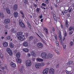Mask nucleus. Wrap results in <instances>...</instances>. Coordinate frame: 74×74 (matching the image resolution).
Listing matches in <instances>:
<instances>
[{"instance_id":"obj_1","label":"nucleus","mask_w":74,"mask_h":74,"mask_svg":"<svg viewBox=\"0 0 74 74\" xmlns=\"http://www.w3.org/2000/svg\"><path fill=\"white\" fill-rule=\"evenodd\" d=\"M17 36L18 40L21 41H23L25 40V36L22 35L23 34L22 32H18L17 33Z\"/></svg>"},{"instance_id":"obj_2","label":"nucleus","mask_w":74,"mask_h":74,"mask_svg":"<svg viewBox=\"0 0 74 74\" xmlns=\"http://www.w3.org/2000/svg\"><path fill=\"white\" fill-rule=\"evenodd\" d=\"M41 55L42 59H48V55L45 52H42L41 53Z\"/></svg>"},{"instance_id":"obj_3","label":"nucleus","mask_w":74,"mask_h":74,"mask_svg":"<svg viewBox=\"0 0 74 74\" xmlns=\"http://www.w3.org/2000/svg\"><path fill=\"white\" fill-rule=\"evenodd\" d=\"M25 63H26V66H27V67H28V66H30L32 65V62L30 61V60H27L26 61Z\"/></svg>"},{"instance_id":"obj_4","label":"nucleus","mask_w":74,"mask_h":74,"mask_svg":"<svg viewBox=\"0 0 74 74\" xmlns=\"http://www.w3.org/2000/svg\"><path fill=\"white\" fill-rule=\"evenodd\" d=\"M49 73L50 74H53L55 73V69L53 68L49 69Z\"/></svg>"},{"instance_id":"obj_5","label":"nucleus","mask_w":74,"mask_h":74,"mask_svg":"<svg viewBox=\"0 0 74 74\" xmlns=\"http://www.w3.org/2000/svg\"><path fill=\"white\" fill-rule=\"evenodd\" d=\"M6 51L10 55H12V51H11V50L10 49V48H7L6 49Z\"/></svg>"},{"instance_id":"obj_6","label":"nucleus","mask_w":74,"mask_h":74,"mask_svg":"<svg viewBox=\"0 0 74 74\" xmlns=\"http://www.w3.org/2000/svg\"><path fill=\"white\" fill-rule=\"evenodd\" d=\"M4 23L5 24H8L10 23V19L9 18L5 19L4 21Z\"/></svg>"},{"instance_id":"obj_7","label":"nucleus","mask_w":74,"mask_h":74,"mask_svg":"<svg viewBox=\"0 0 74 74\" xmlns=\"http://www.w3.org/2000/svg\"><path fill=\"white\" fill-rule=\"evenodd\" d=\"M48 70H49V69L48 68H47L45 69L43 72V74H47L48 73Z\"/></svg>"},{"instance_id":"obj_8","label":"nucleus","mask_w":74,"mask_h":74,"mask_svg":"<svg viewBox=\"0 0 74 74\" xmlns=\"http://www.w3.org/2000/svg\"><path fill=\"white\" fill-rule=\"evenodd\" d=\"M35 67L37 69H40L41 67V64L40 63L37 64L35 65Z\"/></svg>"},{"instance_id":"obj_9","label":"nucleus","mask_w":74,"mask_h":74,"mask_svg":"<svg viewBox=\"0 0 74 74\" xmlns=\"http://www.w3.org/2000/svg\"><path fill=\"white\" fill-rule=\"evenodd\" d=\"M37 47H38V48H42L43 45L41 43H39L37 44Z\"/></svg>"},{"instance_id":"obj_10","label":"nucleus","mask_w":74,"mask_h":74,"mask_svg":"<svg viewBox=\"0 0 74 74\" xmlns=\"http://www.w3.org/2000/svg\"><path fill=\"white\" fill-rule=\"evenodd\" d=\"M58 34V38L59 40H60L62 41V35H61V32L60 31H59Z\"/></svg>"},{"instance_id":"obj_11","label":"nucleus","mask_w":74,"mask_h":74,"mask_svg":"<svg viewBox=\"0 0 74 74\" xmlns=\"http://www.w3.org/2000/svg\"><path fill=\"white\" fill-rule=\"evenodd\" d=\"M13 9L14 11L17 10V9H18V5L16 4L14 5H13Z\"/></svg>"},{"instance_id":"obj_12","label":"nucleus","mask_w":74,"mask_h":74,"mask_svg":"<svg viewBox=\"0 0 74 74\" xmlns=\"http://www.w3.org/2000/svg\"><path fill=\"white\" fill-rule=\"evenodd\" d=\"M53 56V55L51 53H49L48 55H47V59H51Z\"/></svg>"},{"instance_id":"obj_13","label":"nucleus","mask_w":74,"mask_h":74,"mask_svg":"<svg viewBox=\"0 0 74 74\" xmlns=\"http://www.w3.org/2000/svg\"><path fill=\"white\" fill-rule=\"evenodd\" d=\"M10 65L13 67H16V64L12 62L10 63Z\"/></svg>"},{"instance_id":"obj_14","label":"nucleus","mask_w":74,"mask_h":74,"mask_svg":"<svg viewBox=\"0 0 74 74\" xmlns=\"http://www.w3.org/2000/svg\"><path fill=\"white\" fill-rule=\"evenodd\" d=\"M16 58H20L21 57V53L19 52L17 53L16 55Z\"/></svg>"},{"instance_id":"obj_15","label":"nucleus","mask_w":74,"mask_h":74,"mask_svg":"<svg viewBox=\"0 0 74 74\" xmlns=\"http://www.w3.org/2000/svg\"><path fill=\"white\" fill-rule=\"evenodd\" d=\"M20 26L22 28H25V27H26L25 25L23 23L20 25Z\"/></svg>"},{"instance_id":"obj_16","label":"nucleus","mask_w":74,"mask_h":74,"mask_svg":"<svg viewBox=\"0 0 74 74\" xmlns=\"http://www.w3.org/2000/svg\"><path fill=\"white\" fill-rule=\"evenodd\" d=\"M16 61L18 63H21V62H22V60H21V59L20 58H17L16 60Z\"/></svg>"},{"instance_id":"obj_17","label":"nucleus","mask_w":74,"mask_h":74,"mask_svg":"<svg viewBox=\"0 0 74 74\" xmlns=\"http://www.w3.org/2000/svg\"><path fill=\"white\" fill-rule=\"evenodd\" d=\"M23 45L24 46V47H27L28 43H27V42H25L23 44Z\"/></svg>"},{"instance_id":"obj_18","label":"nucleus","mask_w":74,"mask_h":74,"mask_svg":"<svg viewBox=\"0 0 74 74\" xmlns=\"http://www.w3.org/2000/svg\"><path fill=\"white\" fill-rule=\"evenodd\" d=\"M5 10L7 13H8V14H10V9H9V8H5Z\"/></svg>"},{"instance_id":"obj_19","label":"nucleus","mask_w":74,"mask_h":74,"mask_svg":"<svg viewBox=\"0 0 74 74\" xmlns=\"http://www.w3.org/2000/svg\"><path fill=\"white\" fill-rule=\"evenodd\" d=\"M73 63V61H69L67 63V65H70V64H72Z\"/></svg>"},{"instance_id":"obj_20","label":"nucleus","mask_w":74,"mask_h":74,"mask_svg":"<svg viewBox=\"0 0 74 74\" xmlns=\"http://www.w3.org/2000/svg\"><path fill=\"white\" fill-rule=\"evenodd\" d=\"M34 39V36H31L29 37V41H31Z\"/></svg>"},{"instance_id":"obj_21","label":"nucleus","mask_w":74,"mask_h":74,"mask_svg":"<svg viewBox=\"0 0 74 74\" xmlns=\"http://www.w3.org/2000/svg\"><path fill=\"white\" fill-rule=\"evenodd\" d=\"M18 14L16 12H15L14 14V16L15 18H16L18 16Z\"/></svg>"},{"instance_id":"obj_22","label":"nucleus","mask_w":74,"mask_h":74,"mask_svg":"<svg viewBox=\"0 0 74 74\" xmlns=\"http://www.w3.org/2000/svg\"><path fill=\"white\" fill-rule=\"evenodd\" d=\"M14 44L13 43H10V47L11 48H14Z\"/></svg>"},{"instance_id":"obj_23","label":"nucleus","mask_w":74,"mask_h":74,"mask_svg":"<svg viewBox=\"0 0 74 74\" xmlns=\"http://www.w3.org/2000/svg\"><path fill=\"white\" fill-rule=\"evenodd\" d=\"M31 54L32 56H34V57H35L36 56V53H35V52H34V51H32L31 52Z\"/></svg>"},{"instance_id":"obj_24","label":"nucleus","mask_w":74,"mask_h":74,"mask_svg":"<svg viewBox=\"0 0 74 74\" xmlns=\"http://www.w3.org/2000/svg\"><path fill=\"white\" fill-rule=\"evenodd\" d=\"M3 45L4 47H7L8 45V44L6 42H4L3 43Z\"/></svg>"},{"instance_id":"obj_25","label":"nucleus","mask_w":74,"mask_h":74,"mask_svg":"<svg viewBox=\"0 0 74 74\" xmlns=\"http://www.w3.org/2000/svg\"><path fill=\"white\" fill-rule=\"evenodd\" d=\"M36 60H37L39 61V62H42L43 60H44L42 59H41L39 58H38L36 59Z\"/></svg>"},{"instance_id":"obj_26","label":"nucleus","mask_w":74,"mask_h":74,"mask_svg":"<svg viewBox=\"0 0 74 74\" xmlns=\"http://www.w3.org/2000/svg\"><path fill=\"white\" fill-rule=\"evenodd\" d=\"M66 26L67 27H69V22H68V21H67V20H66Z\"/></svg>"},{"instance_id":"obj_27","label":"nucleus","mask_w":74,"mask_h":74,"mask_svg":"<svg viewBox=\"0 0 74 74\" xmlns=\"http://www.w3.org/2000/svg\"><path fill=\"white\" fill-rule=\"evenodd\" d=\"M44 30L45 31L46 33L48 34V29H47V28H45L44 29Z\"/></svg>"},{"instance_id":"obj_28","label":"nucleus","mask_w":74,"mask_h":74,"mask_svg":"<svg viewBox=\"0 0 74 74\" xmlns=\"http://www.w3.org/2000/svg\"><path fill=\"white\" fill-rule=\"evenodd\" d=\"M6 38L7 40H10L11 38V36H8Z\"/></svg>"},{"instance_id":"obj_29","label":"nucleus","mask_w":74,"mask_h":74,"mask_svg":"<svg viewBox=\"0 0 74 74\" xmlns=\"http://www.w3.org/2000/svg\"><path fill=\"white\" fill-rule=\"evenodd\" d=\"M23 51L25 52H29V50L27 48H25L23 49Z\"/></svg>"},{"instance_id":"obj_30","label":"nucleus","mask_w":74,"mask_h":74,"mask_svg":"<svg viewBox=\"0 0 74 74\" xmlns=\"http://www.w3.org/2000/svg\"><path fill=\"white\" fill-rule=\"evenodd\" d=\"M38 40L37 39H35L34 40V44H36L37 43V42H38Z\"/></svg>"},{"instance_id":"obj_31","label":"nucleus","mask_w":74,"mask_h":74,"mask_svg":"<svg viewBox=\"0 0 74 74\" xmlns=\"http://www.w3.org/2000/svg\"><path fill=\"white\" fill-rule=\"evenodd\" d=\"M19 25H20L21 24H22V23H23L22 22V20L20 19L19 21Z\"/></svg>"},{"instance_id":"obj_32","label":"nucleus","mask_w":74,"mask_h":74,"mask_svg":"<svg viewBox=\"0 0 74 74\" xmlns=\"http://www.w3.org/2000/svg\"><path fill=\"white\" fill-rule=\"evenodd\" d=\"M73 27L71 26V27L69 29V31H71V30H73Z\"/></svg>"},{"instance_id":"obj_33","label":"nucleus","mask_w":74,"mask_h":74,"mask_svg":"<svg viewBox=\"0 0 74 74\" xmlns=\"http://www.w3.org/2000/svg\"><path fill=\"white\" fill-rule=\"evenodd\" d=\"M70 44L71 46H73V45H74V43H73V42H70Z\"/></svg>"},{"instance_id":"obj_34","label":"nucleus","mask_w":74,"mask_h":74,"mask_svg":"<svg viewBox=\"0 0 74 74\" xmlns=\"http://www.w3.org/2000/svg\"><path fill=\"white\" fill-rule=\"evenodd\" d=\"M24 2L25 4H27V0H24Z\"/></svg>"},{"instance_id":"obj_35","label":"nucleus","mask_w":74,"mask_h":74,"mask_svg":"<svg viewBox=\"0 0 74 74\" xmlns=\"http://www.w3.org/2000/svg\"><path fill=\"white\" fill-rule=\"evenodd\" d=\"M54 37H55V38L56 40H58V37H57V36H56V34L54 35Z\"/></svg>"},{"instance_id":"obj_36","label":"nucleus","mask_w":74,"mask_h":74,"mask_svg":"<svg viewBox=\"0 0 74 74\" xmlns=\"http://www.w3.org/2000/svg\"><path fill=\"white\" fill-rule=\"evenodd\" d=\"M0 58L1 59H3V55L2 54H0Z\"/></svg>"},{"instance_id":"obj_37","label":"nucleus","mask_w":74,"mask_h":74,"mask_svg":"<svg viewBox=\"0 0 74 74\" xmlns=\"http://www.w3.org/2000/svg\"><path fill=\"white\" fill-rule=\"evenodd\" d=\"M36 11H37L38 12L40 11V8H37L36 9Z\"/></svg>"},{"instance_id":"obj_38","label":"nucleus","mask_w":74,"mask_h":74,"mask_svg":"<svg viewBox=\"0 0 74 74\" xmlns=\"http://www.w3.org/2000/svg\"><path fill=\"white\" fill-rule=\"evenodd\" d=\"M45 2L46 3H47V4H49V1H48V0H46L45 1Z\"/></svg>"},{"instance_id":"obj_39","label":"nucleus","mask_w":74,"mask_h":74,"mask_svg":"<svg viewBox=\"0 0 74 74\" xmlns=\"http://www.w3.org/2000/svg\"><path fill=\"white\" fill-rule=\"evenodd\" d=\"M25 36L26 37H28V36H29V34L28 33H26L25 35Z\"/></svg>"},{"instance_id":"obj_40","label":"nucleus","mask_w":74,"mask_h":74,"mask_svg":"<svg viewBox=\"0 0 74 74\" xmlns=\"http://www.w3.org/2000/svg\"><path fill=\"white\" fill-rule=\"evenodd\" d=\"M55 52H56V53H57V54H58V55H60V53H59V51H58L57 50H55Z\"/></svg>"},{"instance_id":"obj_41","label":"nucleus","mask_w":74,"mask_h":74,"mask_svg":"<svg viewBox=\"0 0 74 74\" xmlns=\"http://www.w3.org/2000/svg\"><path fill=\"white\" fill-rule=\"evenodd\" d=\"M42 4V5H43V6H44V7H46V4L44 3H43Z\"/></svg>"},{"instance_id":"obj_42","label":"nucleus","mask_w":74,"mask_h":74,"mask_svg":"<svg viewBox=\"0 0 74 74\" xmlns=\"http://www.w3.org/2000/svg\"><path fill=\"white\" fill-rule=\"evenodd\" d=\"M39 18L40 19H41L42 18V14H41L40 16H39Z\"/></svg>"},{"instance_id":"obj_43","label":"nucleus","mask_w":74,"mask_h":74,"mask_svg":"<svg viewBox=\"0 0 74 74\" xmlns=\"http://www.w3.org/2000/svg\"><path fill=\"white\" fill-rule=\"evenodd\" d=\"M40 64L41 65V66H44V65H45V64L44 63H40Z\"/></svg>"},{"instance_id":"obj_44","label":"nucleus","mask_w":74,"mask_h":74,"mask_svg":"<svg viewBox=\"0 0 74 74\" xmlns=\"http://www.w3.org/2000/svg\"><path fill=\"white\" fill-rule=\"evenodd\" d=\"M53 18H54L55 21H57V18H56V16L53 17Z\"/></svg>"},{"instance_id":"obj_45","label":"nucleus","mask_w":74,"mask_h":74,"mask_svg":"<svg viewBox=\"0 0 74 74\" xmlns=\"http://www.w3.org/2000/svg\"><path fill=\"white\" fill-rule=\"evenodd\" d=\"M33 5L34 7H37V5L36 4H34Z\"/></svg>"},{"instance_id":"obj_46","label":"nucleus","mask_w":74,"mask_h":74,"mask_svg":"<svg viewBox=\"0 0 74 74\" xmlns=\"http://www.w3.org/2000/svg\"><path fill=\"white\" fill-rule=\"evenodd\" d=\"M56 44L57 46L59 45V42L58 41L56 42Z\"/></svg>"},{"instance_id":"obj_47","label":"nucleus","mask_w":74,"mask_h":74,"mask_svg":"<svg viewBox=\"0 0 74 74\" xmlns=\"http://www.w3.org/2000/svg\"><path fill=\"white\" fill-rule=\"evenodd\" d=\"M20 71L21 73L23 72V69H20Z\"/></svg>"},{"instance_id":"obj_48","label":"nucleus","mask_w":74,"mask_h":74,"mask_svg":"<svg viewBox=\"0 0 74 74\" xmlns=\"http://www.w3.org/2000/svg\"><path fill=\"white\" fill-rule=\"evenodd\" d=\"M56 1L57 3H59L60 1V0H56Z\"/></svg>"},{"instance_id":"obj_49","label":"nucleus","mask_w":74,"mask_h":74,"mask_svg":"<svg viewBox=\"0 0 74 74\" xmlns=\"http://www.w3.org/2000/svg\"><path fill=\"white\" fill-rule=\"evenodd\" d=\"M59 64H57V65L56 66V68H59Z\"/></svg>"},{"instance_id":"obj_50","label":"nucleus","mask_w":74,"mask_h":74,"mask_svg":"<svg viewBox=\"0 0 74 74\" xmlns=\"http://www.w3.org/2000/svg\"><path fill=\"white\" fill-rule=\"evenodd\" d=\"M72 10V8H71V9L69 11V12H71Z\"/></svg>"},{"instance_id":"obj_51","label":"nucleus","mask_w":74,"mask_h":74,"mask_svg":"<svg viewBox=\"0 0 74 74\" xmlns=\"http://www.w3.org/2000/svg\"><path fill=\"white\" fill-rule=\"evenodd\" d=\"M69 34H73V32L71 31L69 32Z\"/></svg>"},{"instance_id":"obj_52","label":"nucleus","mask_w":74,"mask_h":74,"mask_svg":"<svg viewBox=\"0 0 74 74\" xmlns=\"http://www.w3.org/2000/svg\"><path fill=\"white\" fill-rule=\"evenodd\" d=\"M27 56H28V57H30V54L28 53L27 54Z\"/></svg>"},{"instance_id":"obj_53","label":"nucleus","mask_w":74,"mask_h":74,"mask_svg":"<svg viewBox=\"0 0 74 74\" xmlns=\"http://www.w3.org/2000/svg\"><path fill=\"white\" fill-rule=\"evenodd\" d=\"M20 12L22 15H23V14H24L23 13V12H22L21 10L20 11Z\"/></svg>"},{"instance_id":"obj_54","label":"nucleus","mask_w":74,"mask_h":74,"mask_svg":"<svg viewBox=\"0 0 74 74\" xmlns=\"http://www.w3.org/2000/svg\"><path fill=\"white\" fill-rule=\"evenodd\" d=\"M66 45H64L63 46L64 48L66 49Z\"/></svg>"},{"instance_id":"obj_55","label":"nucleus","mask_w":74,"mask_h":74,"mask_svg":"<svg viewBox=\"0 0 74 74\" xmlns=\"http://www.w3.org/2000/svg\"><path fill=\"white\" fill-rule=\"evenodd\" d=\"M66 73L67 74H69L70 73V71H66Z\"/></svg>"},{"instance_id":"obj_56","label":"nucleus","mask_w":74,"mask_h":74,"mask_svg":"<svg viewBox=\"0 0 74 74\" xmlns=\"http://www.w3.org/2000/svg\"><path fill=\"white\" fill-rule=\"evenodd\" d=\"M28 25L29 27L31 28V26H30V25L29 24Z\"/></svg>"},{"instance_id":"obj_57","label":"nucleus","mask_w":74,"mask_h":74,"mask_svg":"<svg viewBox=\"0 0 74 74\" xmlns=\"http://www.w3.org/2000/svg\"><path fill=\"white\" fill-rule=\"evenodd\" d=\"M53 17H56V15H55V14H53Z\"/></svg>"},{"instance_id":"obj_58","label":"nucleus","mask_w":74,"mask_h":74,"mask_svg":"<svg viewBox=\"0 0 74 74\" xmlns=\"http://www.w3.org/2000/svg\"><path fill=\"white\" fill-rule=\"evenodd\" d=\"M11 32H12V33H14V29H13L11 30Z\"/></svg>"},{"instance_id":"obj_59","label":"nucleus","mask_w":74,"mask_h":74,"mask_svg":"<svg viewBox=\"0 0 74 74\" xmlns=\"http://www.w3.org/2000/svg\"><path fill=\"white\" fill-rule=\"evenodd\" d=\"M66 12H67V10H65L64 12V13L66 14Z\"/></svg>"},{"instance_id":"obj_60","label":"nucleus","mask_w":74,"mask_h":74,"mask_svg":"<svg viewBox=\"0 0 74 74\" xmlns=\"http://www.w3.org/2000/svg\"><path fill=\"white\" fill-rule=\"evenodd\" d=\"M15 53H16L17 52H18V51L17 50H16L15 51H14Z\"/></svg>"},{"instance_id":"obj_61","label":"nucleus","mask_w":74,"mask_h":74,"mask_svg":"<svg viewBox=\"0 0 74 74\" xmlns=\"http://www.w3.org/2000/svg\"><path fill=\"white\" fill-rule=\"evenodd\" d=\"M64 34H65V36H67V33H65Z\"/></svg>"},{"instance_id":"obj_62","label":"nucleus","mask_w":74,"mask_h":74,"mask_svg":"<svg viewBox=\"0 0 74 74\" xmlns=\"http://www.w3.org/2000/svg\"><path fill=\"white\" fill-rule=\"evenodd\" d=\"M53 32H54V31H55V28H54V27L53 28Z\"/></svg>"},{"instance_id":"obj_63","label":"nucleus","mask_w":74,"mask_h":74,"mask_svg":"<svg viewBox=\"0 0 74 74\" xmlns=\"http://www.w3.org/2000/svg\"><path fill=\"white\" fill-rule=\"evenodd\" d=\"M5 27L6 28H8V25H6L5 26Z\"/></svg>"},{"instance_id":"obj_64","label":"nucleus","mask_w":74,"mask_h":74,"mask_svg":"<svg viewBox=\"0 0 74 74\" xmlns=\"http://www.w3.org/2000/svg\"><path fill=\"white\" fill-rule=\"evenodd\" d=\"M43 21V19H42L41 20V22H42Z\"/></svg>"}]
</instances>
